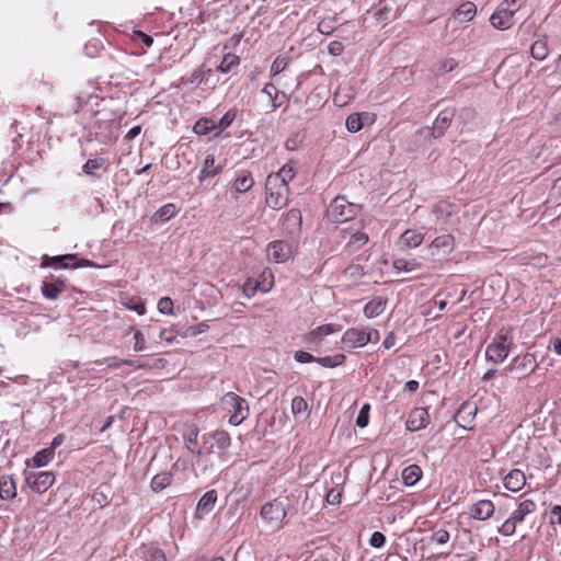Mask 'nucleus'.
Wrapping results in <instances>:
<instances>
[{
	"label": "nucleus",
	"instance_id": "1",
	"mask_svg": "<svg viewBox=\"0 0 561 561\" xmlns=\"http://www.w3.org/2000/svg\"><path fill=\"white\" fill-rule=\"evenodd\" d=\"M513 344V329H500L494 335L492 342L486 346V359L495 364L503 363L511 353Z\"/></svg>",
	"mask_w": 561,
	"mask_h": 561
},
{
	"label": "nucleus",
	"instance_id": "2",
	"mask_svg": "<svg viewBox=\"0 0 561 561\" xmlns=\"http://www.w3.org/2000/svg\"><path fill=\"white\" fill-rule=\"evenodd\" d=\"M266 205L273 209H282L288 203L289 186L283 184L278 176H267L265 182Z\"/></svg>",
	"mask_w": 561,
	"mask_h": 561
},
{
	"label": "nucleus",
	"instance_id": "3",
	"mask_svg": "<svg viewBox=\"0 0 561 561\" xmlns=\"http://www.w3.org/2000/svg\"><path fill=\"white\" fill-rule=\"evenodd\" d=\"M455 237L450 233L437 236L426 248L427 260L442 263L455 250Z\"/></svg>",
	"mask_w": 561,
	"mask_h": 561
},
{
	"label": "nucleus",
	"instance_id": "4",
	"mask_svg": "<svg viewBox=\"0 0 561 561\" xmlns=\"http://www.w3.org/2000/svg\"><path fill=\"white\" fill-rule=\"evenodd\" d=\"M358 210V205L348 202L344 196H336L331 202L327 214L331 221L345 222L352 220Z\"/></svg>",
	"mask_w": 561,
	"mask_h": 561
},
{
	"label": "nucleus",
	"instance_id": "5",
	"mask_svg": "<svg viewBox=\"0 0 561 561\" xmlns=\"http://www.w3.org/2000/svg\"><path fill=\"white\" fill-rule=\"evenodd\" d=\"M222 402L231 413L229 424L238 426L248 419L250 409L247 400L242 397L234 392H228L224 396Z\"/></svg>",
	"mask_w": 561,
	"mask_h": 561
},
{
	"label": "nucleus",
	"instance_id": "6",
	"mask_svg": "<svg viewBox=\"0 0 561 561\" xmlns=\"http://www.w3.org/2000/svg\"><path fill=\"white\" fill-rule=\"evenodd\" d=\"M362 225L354 224L340 231L342 240L346 241L344 251L348 254H353L367 244L369 237L364 232Z\"/></svg>",
	"mask_w": 561,
	"mask_h": 561
},
{
	"label": "nucleus",
	"instance_id": "7",
	"mask_svg": "<svg viewBox=\"0 0 561 561\" xmlns=\"http://www.w3.org/2000/svg\"><path fill=\"white\" fill-rule=\"evenodd\" d=\"M260 515L273 529H280L287 511L280 500L274 499L261 507Z\"/></svg>",
	"mask_w": 561,
	"mask_h": 561
},
{
	"label": "nucleus",
	"instance_id": "8",
	"mask_svg": "<svg viewBox=\"0 0 561 561\" xmlns=\"http://www.w3.org/2000/svg\"><path fill=\"white\" fill-rule=\"evenodd\" d=\"M538 367L536 355L533 353H525L515 356L511 364L505 368L507 371H515L518 380L527 378Z\"/></svg>",
	"mask_w": 561,
	"mask_h": 561
},
{
	"label": "nucleus",
	"instance_id": "9",
	"mask_svg": "<svg viewBox=\"0 0 561 561\" xmlns=\"http://www.w3.org/2000/svg\"><path fill=\"white\" fill-rule=\"evenodd\" d=\"M296 253V247L293 242L287 240H276L270 242L266 248V255L268 261L274 263H285L291 259Z\"/></svg>",
	"mask_w": 561,
	"mask_h": 561
},
{
	"label": "nucleus",
	"instance_id": "10",
	"mask_svg": "<svg viewBox=\"0 0 561 561\" xmlns=\"http://www.w3.org/2000/svg\"><path fill=\"white\" fill-rule=\"evenodd\" d=\"M24 478L30 489L38 494L45 493L55 482V474L51 471L25 470Z\"/></svg>",
	"mask_w": 561,
	"mask_h": 561
},
{
	"label": "nucleus",
	"instance_id": "11",
	"mask_svg": "<svg viewBox=\"0 0 561 561\" xmlns=\"http://www.w3.org/2000/svg\"><path fill=\"white\" fill-rule=\"evenodd\" d=\"M198 434L199 431L196 426H190L183 434L184 445L186 449L196 457L203 455H209L213 453L214 445L207 446V437L203 435V445L198 447Z\"/></svg>",
	"mask_w": 561,
	"mask_h": 561
},
{
	"label": "nucleus",
	"instance_id": "12",
	"mask_svg": "<svg viewBox=\"0 0 561 561\" xmlns=\"http://www.w3.org/2000/svg\"><path fill=\"white\" fill-rule=\"evenodd\" d=\"M103 102L96 94L80 93L77 96L76 113L81 114L84 118L91 119L96 117L101 111L99 106Z\"/></svg>",
	"mask_w": 561,
	"mask_h": 561
},
{
	"label": "nucleus",
	"instance_id": "13",
	"mask_svg": "<svg viewBox=\"0 0 561 561\" xmlns=\"http://www.w3.org/2000/svg\"><path fill=\"white\" fill-rule=\"evenodd\" d=\"M430 423V413L426 408L416 407L409 413L405 426L410 432H417L425 428Z\"/></svg>",
	"mask_w": 561,
	"mask_h": 561
},
{
	"label": "nucleus",
	"instance_id": "14",
	"mask_svg": "<svg viewBox=\"0 0 561 561\" xmlns=\"http://www.w3.org/2000/svg\"><path fill=\"white\" fill-rule=\"evenodd\" d=\"M366 329L365 328H350L342 335L343 348H360L366 346Z\"/></svg>",
	"mask_w": 561,
	"mask_h": 561
},
{
	"label": "nucleus",
	"instance_id": "15",
	"mask_svg": "<svg viewBox=\"0 0 561 561\" xmlns=\"http://www.w3.org/2000/svg\"><path fill=\"white\" fill-rule=\"evenodd\" d=\"M516 8L501 5L490 18L491 24L497 30H508L514 24Z\"/></svg>",
	"mask_w": 561,
	"mask_h": 561
},
{
	"label": "nucleus",
	"instance_id": "16",
	"mask_svg": "<svg viewBox=\"0 0 561 561\" xmlns=\"http://www.w3.org/2000/svg\"><path fill=\"white\" fill-rule=\"evenodd\" d=\"M494 512L495 505L491 500H479L469 507V516L479 522L490 519Z\"/></svg>",
	"mask_w": 561,
	"mask_h": 561
},
{
	"label": "nucleus",
	"instance_id": "17",
	"mask_svg": "<svg viewBox=\"0 0 561 561\" xmlns=\"http://www.w3.org/2000/svg\"><path fill=\"white\" fill-rule=\"evenodd\" d=\"M341 330L342 325L336 323L319 325L307 334L306 342L308 344L319 346L327 335L340 332Z\"/></svg>",
	"mask_w": 561,
	"mask_h": 561
},
{
	"label": "nucleus",
	"instance_id": "18",
	"mask_svg": "<svg viewBox=\"0 0 561 561\" xmlns=\"http://www.w3.org/2000/svg\"><path fill=\"white\" fill-rule=\"evenodd\" d=\"M66 289V280L60 277H53L51 280H45L41 286L42 295L48 300H56Z\"/></svg>",
	"mask_w": 561,
	"mask_h": 561
},
{
	"label": "nucleus",
	"instance_id": "19",
	"mask_svg": "<svg viewBox=\"0 0 561 561\" xmlns=\"http://www.w3.org/2000/svg\"><path fill=\"white\" fill-rule=\"evenodd\" d=\"M477 412L478 408L474 403L463 402L457 411L455 421L460 427L471 430Z\"/></svg>",
	"mask_w": 561,
	"mask_h": 561
},
{
	"label": "nucleus",
	"instance_id": "20",
	"mask_svg": "<svg viewBox=\"0 0 561 561\" xmlns=\"http://www.w3.org/2000/svg\"><path fill=\"white\" fill-rule=\"evenodd\" d=\"M255 181L252 172L249 170H239L236 172L231 183V191L238 194H243L252 190Z\"/></svg>",
	"mask_w": 561,
	"mask_h": 561
},
{
	"label": "nucleus",
	"instance_id": "21",
	"mask_svg": "<svg viewBox=\"0 0 561 561\" xmlns=\"http://www.w3.org/2000/svg\"><path fill=\"white\" fill-rule=\"evenodd\" d=\"M502 482L506 490L518 492L526 484V476L520 469H512L502 478Z\"/></svg>",
	"mask_w": 561,
	"mask_h": 561
},
{
	"label": "nucleus",
	"instance_id": "22",
	"mask_svg": "<svg viewBox=\"0 0 561 561\" xmlns=\"http://www.w3.org/2000/svg\"><path fill=\"white\" fill-rule=\"evenodd\" d=\"M221 172H222V167L219 164H216L215 156L207 154L197 178H198V181L202 183L209 178H214V176L220 174Z\"/></svg>",
	"mask_w": 561,
	"mask_h": 561
},
{
	"label": "nucleus",
	"instance_id": "23",
	"mask_svg": "<svg viewBox=\"0 0 561 561\" xmlns=\"http://www.w3.org/2000/svg\"><path fill=\"white\" fill-rule=\"evenodd\" d=\"M207 437V446L213 444L217 448L225 450L231 445V437L228 432L224 430H217L211 434H205Z\"/></svg>",
	"mask_w": 561,
	"mask_h": 561
},
{
	"label": "nucleus",
	"instance_id": "24",
	"mask_svg": "<svg viewBox=\"0 0 561 561\" xmlns=\"http://www.w3.org/2000/svg\"><path fill=\"white\" fill-rule=\"evenodd\" d=\"M55 457V451H51V448H43L37 451L32 458L26 459L25 463L28 468L31 467H45L47 466Z\"/></svg>",
	"mask_w": 561,
	"mask_h": 561
},
{
	"label": "nucleus",
	"instance_id": "25",
	"mask_svg": "<svg viewBox=\"0 0 561 561\" xmlns=\"http://www.w3.org/2000/svg\"><path fill=\"white\" fill-rule=\"evenodd\" d=\"M424 234L416 229H407L400 237V244L404 248L414 249L422 244Z\"/></svg>",
	"mask_w": 561,
	"mask_h": 561
},
{
	"label": "nucleus",
	"instance_id": "26",
	"mask_svg": "<svg viewBox=\"0 0 561 561\" xmlns=\"http://www.w3.org/2000/svg\"><path fill=\"white\" fill-rule=\"evenodd\" d=\"M537 505L536 503L530 499H525L519 502L517 507L513 511L511 516L513 519L517 520L518 523H523L527 515L533 514L536 512Z\"/></svg>",
	"mask_w": 561,
	"mask_h": 561
},
{
	"label": "nucleus",
	"instance_id": "27",
	"mask_svg": "<svg viewBox=\"0 0 561 561\" xmlns=\"http://www.w3.org/2000/svg\"><path fill=\"white\" fill-rule=\"evenodd\" d=\"M240 65V57L230 51L224 53L220 62L216 66L217 71L221 73H229L237 69Z\"/></svg>",
	"mask_w": 561,
	"mask_h": 561
},
{
	"label": "nucleus",
	"instance_id": "28",
	"mask_svg": "<svg viewBox=\"0 0 561 561\" xmlns=\"http://www.w3.org/2000/svg\"><path fill=\"white\" fill-rule=\"evenodd\" d=\"M78 259L77 254H65L49 257L43 256L42 266H54L56 268H68L69 262H73Z\"/></svg>",
	"mask_w": 561,
	"mask_h": 561
},
{
	"label": "nucleus",
	"instance_id": "29",
	"mask_svg": "<svg viewBox=\"0 0 561 561\" xmlns=\"http://www.w3.org/2000/svg\"><path fill=\"white\" fill-rule=\"evenodd\" d=\"M477 14V7L471 1H466L460 4L454 12V18L460 23L469 22L473 20Z\"/></svg>",
	"mask_w": 561,
	"mask_h": 561
},
{
	"label": "nucleus",
	"instance_id": "30",
	"mask_svg": "<svg viewBox=\"0 0 561 561\" xmlns=\"http://www.w3.org/2000/svg\"><path fill=\"white\" fill-rule=\"evenodd\" d=\"M16 496V484L12 477H0V499L4 501L13 500Z\"/></svg>",
	"mask_w": 561,
	"mask_h": 561
},
{
	"label": "nucleus",
	"instance_id": "31",
	"mask_svg": "<svg viewBox=\"0 0 561 561\" xmlns=\"http://www.w3.org/2000/svg\"><path fill=\"white\" fill-rule=\"evenodd\" d=\"M387 306V299L382 297H377L370 301H368L364 307V316L368 319L376 318L380 316Z\"/></svg>",
	"mask_w": 561,
	"mask_h": 561
},
{
	"label": "nucleus",
	"instance_id": "32",
	"mask_svg": "<svg viewBox=\"0 0 561 561\" xmlns=\"http://www.w3.org/2000/svg\"><path fill=\"white\" fill-rule=\"evenodd\" d=\"M422 469L417 465H410L402 470L401 478L407 486L415 485L422 478Z\"/></svg>",
	"mask_w": 561,
	"mask_h": 561
},
{
	"label": "nucleus",
	"instance_id": "33",
	"mask_svg": "<svg viewBox=\"0 0 561 561\" xmlns=\"http://www.w3.org/2000/svg\"><path fill=\"white\" fill-rule=\"evenodd\" d=\"M218 494L216 490L207 491L197 503V512L201 514H208L215 507Z\"/></svg>",
	"mask_w": 561,
	"mask_h": 561
},
{
	"label": "nucleus",
	"instance_id": "34",
	"mask_svg": "<svg viewBox=\"0 0 561 561\" xmlns=\"http://www.w3.org/2000/svg\"><path fill=\"white\" fill-rule=\"evenodd\" d=\"M550 53L548 41L546 37L536 39L530 46V55L534 59L542 61Z\"/></svg>",
	"mask_w": 561,
	"mask_h": 561
},
{
	"label": "nucleus",
	"instance_id": "35",
	"mask_svg": "<svg viewBox=\"0 0 561 561\" xmlns=\"http://www.w3.org/2000/svg\"><path fill=\"white\" fill-rule=\"evenodd\" d=\"M209 71L210 69L206 70L205 67L202 66L194 70L190 76L182 77L180 85L197 88L204 81L206 73Z\"/></svg>",
	"mask_w": 561,
	"mask_h": 561
},
{
	"label": "nucleus",
	"instance_id": "36",
	"mask_svg": "<svg viewBox=\"0 0 561 561\" xmlns=\"http://www.w3.org/2000/svg\"><path fill=\"white\" fill-rule=\"evenodd\" d=\"M519 263L542 268L549 265V256L546 253L528 254L520 257Z\"/></svg>",
	"mask_w": 561,
	"mask_h": 561
},
{
	"label": "nucleus",
	"instance_id": "37",
	"mask_svg": "<svg viewBox=\"0 0 561 561\" xmlns=\"http://www.w3.org/2000/svg\"><path fill=\"white\" fill-rule=\"evenodd\" d=\"M173 476L171 472L163 471L157 473L150 482L152 491L160 492L172 483Z\"/></svg>",
	"mask_w": 561,
	"mask_h": 561
},
{
	"label": "nucleus",
	"instance_id": "38",
	"mask_svg": "<svg viewBox=\"0 0 561 561\" xmlns=\"http://www.w3.org/2000/svg\"><path fill=\"white\" fill-rule=\"evenodd\" d=\"M453 119V113L449 111H443L438 114L434 122L433 133L436 136H442L444 130L450 125Z\"/></svg>",
	"mask_w": 561,
	"mask_h": 561
},
{
	"label": "nucleus",
	"instance_id": "39",
	"mask_svg": "<svg viewBox=\"0 0 561 561\" xmlns=\"http://www.w3.org/2000/svg\"><path fill=\"white\" fill-rule=\"evenodd\" d=\"M260 291L268 293L274 286V275L270 268H264L255 280Z\"/></svg>",
	"mask_w": 561,
	"mask_h": 561
},
{
	"label": "nucleus",
	"instance_id": "40",
	"mask_svg": "<svg viewBox=\"0 0 561 561\" xmlns=\"http://www.w3.org/2000/svg\"><path fill=\"white\" fill-rule=\"evenodd\" d=\"M122 305L129 310L137 312L139 316L146 313V306L141 298H135L127 295L121 297Z\"/></svg>",
	"mask_w": 561,
	"mask_h": 561
},
{
	"label": "nucleus",
	"instance_id": "41",
	"mask_svg": "<svg viewBox=\"0 0 561 561\" xmlns=\"http://www.w3.org/2000/svg\"><path fill=\"white\" fill-rule=\"evenodd\" d=\"M144 561H168L165 553L158 546L149 545L142 548Z\"/></svg>",
	"mask_w": 561,
	"mask_h": 561
},
{
	"label": "nucleus",
	"instance_id": "42",
	"mask_svg": "<svg viewBox=\"0 0 561 561\" xmlns=\"http://www.w3.org/2000/svg\"><path fill=\"white\" fill-rule=\"evenodd\" d=\"M216 130L215 121L208 117L199 118L193 126V131L198 136H206Z\"/></svg>",
	"mask_w": 561,
	"mask_h": 561
},
{
	"label": "nucleus",
	"instance_id": "43",
	"mask_svg": "<svg viewBox=\"0 0 561 561\" xmlns=\"http://www.w3.org/2000/svg\"><path fill=\"white\" fill-rule=\"evenodd\" d=\"M346 356L342 353L332 356L317 357V363L325 368H334L345 363Z\"/></svg>",
	"mask_w": 561,
	"mask_h": 561
},
{
	"label": "nucleus",
	"instance_id": "44",
	"mask_svg": "<svg viewBox=\"0 0 561 561\" xmlns=\"http://www.w3.org/2000/svg\"><path fill=\"white\" fill-rule=\"evenodd\" d=\"M106 164V160L104 158H93L89 159L82 167V171L87 175H94L96 171L103 169Z\"/></svg>",
	"mask_w": 561,
	"mask_h": 561
},
{
	"label": "nucleus",
	"instance_id": "45",
	"mask_svg": "<svg viewBox=\"0 0 561 561\" xmlns=\"http://www.w3.org/2000/svg\"><path fill=\"white\" fill-rule=\"evenodd\" d=\"M295 168L291 162L284 164L280 170L276 173H271L267 176H278L279 180H283V184H287L295 178Z\"/></svg>",
	"mask_w": 561,
	"mask_h": 561
},
{
	"label": "nucleus",
	"instance_id": "46",
	"mask_svg": "<svg viewBox=\"0 0 561 561\" xmlns=\"http://www.w3.org/2000/svg\"><path fill=\"white\" fill-rule=\"evenodd\" d=\"M290 58L288 56H277L273 61L270 69V77H275L283 72L289 65Z\"/></svg>",
	"mask_w": 561,
	"mask_h": 561
},
{
	"label": "nucleus",
	"instance_id": "47",
	"mask_svg": "<svg viewBox=\"0 0 561 561\" xmlns=\"http://www.w3.org/2000/svg\"><path fill=\"white\" fill-rule=\"evenodd\" d=\"M237 117V108H230L228 110L224 116L218 121L215 122V128L216 130H225L227 129L236 119Z\"/></svg>",
	"mask_w": 561,
	"mask_h": 561
},
{
	"label": "nucleus",
	"instance_id": "48",
	"mask_svg": "<svg viewBox=\"0 0 561 561\" xmlns=\"http://www.w3.org/2000/svg\"><path fill=\"white\" fill-rule=\"evenodd\" d=\"M131 41L140 45L142 48H149L153 44V38L142 31L134 30L131 34Z\"/></svg>",
	"mask_w": 561,
	"mask_h": 561
},
{
	"label": "nucleus",
	"instance_id": "49",
	"mask_svg": "<svg viewBox=\"0 0 561 561\" xmlns=\"http://www.w3.org/2000/svg\"><path fill=\"white\" fill-rule=\"evenodd\" d=\"M517 524H519L517 520L513 519L512 516H510L507 519L504 520V523L497 528V533L505 537H511L515 534Z\"/></svg>",
	"mask_w": 561,
	"mask_h": 561
},
{
	"label": "nucleus",
	"instance_id": "50",
	"mask_svg": "<svg viewBox=\"0 0 561 561\" xmlns=\"http://www.w3.org/2000/svg\"><path fill=\"white\" fill-rule=\"evenodd\" d=\"M346 129L351 133H357L363 128L362 116L358 113H353L347 116L345 122Z\"/></svg>",
	"mask_w": 561,
	"mask_h": 561
},
{
	"label": "nucleus",
	"instance_id": "51",
	"mask_svg": "<svg viewBox=\"0 0 561 561\" xmlns=\"http://www.w3.org/2000/svg\"><path fill=\"white\" fill-rule=\"evenodd\" d=\"M130 331H133L134 333V351L135 352H142L145 350H147V340L144 335V333L138 330V329H134V328H130Z\"/></svg>",
	"mask_w": 561,
	"mask_h": 561
},
{
	"label": "nucleus",
	"instance_id": "52",
	"mask_svg": "<svg viewBox=\"0 0 561 561\" xmlns=\"http://www.w3.org/2000/svg\"><path fill=\"white\" fill-rule=\"evenodd\" d=\"M449 538V533L443 528L434 530L431 535V541L439 546L447 543Z\"/></svg>",
	"mask_w": 561,
	"mask_h": 561
},
{
	"label": "nucleus",
	"instance_id": "53",
	"mask_svg": "<svg viewBox=\"0 0 561 561\" xmlns=\"http://www.w3.org/2000/svg\"><path fill=\"white\" fill-rule=\"evenodd\" d=\"M417 264L414 261H407L405 259H397L393 261V267L399 272H411L416 268Z\"/></svg>",
	"mask_w": 561,
	"mask_h": 561
},
{
	"label": "nucleus",
	"instance_id": "54",
	"mask_svg": "<svg viewBox=\"0 0 561 561\" xmlns=\"http://www.w3.org/2000/svg\"><path fill=\"white\" fill-rule=\"evenodd\" d=\"M369 410H370V407L368 403L364 404L362 407V409L359 410V413L357 415V419H356V425L358 427H366L368 425V422H369Z\"/></svg>",
	"mask_w": 561,
	"mask_h": 561
},
{
	"label": "nucleus",
	"instance_id": "55",
	"mask_svg": "<svg viewBox=\"0 0 561 561\" xmlns=\"http://www.w3.org/2000/svg\"><path fill=\"white\" fill-rule=\"evenodd\" d=\"M158 310L163 314H173V300L170 297H162L158 301Z\"/></svg>",
	"mask_w": 561,
	"mask_h": 561
},
{
	"label": "nucleus",
	"instance_id": "56",
	"mask_svg": "<svg viewBox=\"0 0 561 561\" xmlns=\"http://www.w3.org/2000/svg\"><path fill=\"white\" fill-rule=\"evenodd\" d=\"M307 409V401L302 397L297 396L291 400V411L294 414L306 412Z\"/></svg>",
	"mask_w": 561,
	"mask_h": 561
},
{
	"label": "nucleus",
	"instance_id": "57",
	"mask_svg": "<svg viewBox=\"0 0 561 561\" xmlns=\"http://www.w3.org/2000/svg\"><path fill=\"white\" fill-rule=\"evenodd\" d=\"M96 365H106L108 368L116 369L123 366L122 359L116 356L104 357L94 362Z\"/></svg>",
	"mask_w": 561,
	"mask_h": 561
},
{
	"label": "nucleus",
	"instance_id": "58",
	"mask_svg": "<svg viewBox=\"0 0 561 561\" xmlns=\"http://www.w3.org/2000/svg\"><path fill=\"white\" fill-rule=\"evenodd\" d=\"M175 215V206L173 204H167L157 211V216L161 220H169Z\"/></svg>",
	"mask_w": 561,
	"mask_h": 561
},
{
	"label": "nucleus",
	"instance_id": "59",
	"mask_svg": "<svg viewBox=\"0 0 561 561\" xmlns=\"http://www.w3.org/2000/svg\"><path fill=\"white\" fill-rule=\"evenodd\" d=\"M287 103V95L285 92L277 90L274 96L271 100V107L273 110H277Z\"/></svg>",
	"mask_w": 561,
	"mask_h": 561
},
{
	"label": "nucleus",
	"instance_id": "60",
	"mask_svg": "<svg viewBox=\"0 0 561 561\" xmlns=\"http://www.w3.org/2000/svg\"><path fill=\"white\" fill-rule=\"evenodd\" d=\"M256 291H260L259 287H256L255 280L252 278H248L242 286V293L248 298H251L255 295Z\"/></svg>",
	"mask_w": 561,
	"mask_h": 561
},
{
	"label": "nucleus",
	"instance_id": "61",
	"mask_svg": "<svg viewBox=\"0 0 561 561\" xmlns=\"http://www.w3.org/2000/svg\"><path fill=\"white\" fill-rule=\"evenodd\" d=\"M159 337L161 341L168 344L173 343L176 339V333H174V325L162 329L159 333Z\"/></svg>",
	"mask_w": 561,
	"mask_h": 561
},
{
	"label": "nucleus",
	"instance_id": "62",
	"mask_svg": "<svg viewBox=\"0 0 561 561\" xmlns=\"http://www.w3.org/2000/svg\"><path fill=\"white\" fill-rule=\"evenodd\" d=\"M334 28V23L331 19H323L318 23V31L321 34L330 35Z\"/></svg>",
	"mask_w": 561,
	"mask_h": 561
},
{
	"label": "nucleus",
	"instance_id": "63",
	"mask_svg": "<svg viewBox=\"0 0 561 561\" xmlns=\"http://www.w3.org/2000/svg\"><path fill=\"white\" fill-rule=\"evenodd\" d=\"M386 543V537L380 531H374L369 539V545L374 548H381Z\"/></svg>",
	"mask_w": 561,
	"mask_h": 561
},
{
	"label": "nucleus",
	"instance_id": "64",
	"mask_svg": "<svg viewBox=\"0 0 561 561\" xmlns=\"http://www.w3.org/2000/svg\"><path fill=\"white\" fill-rule=\"evenodd\" d=\"M549 519L552 525H561V505L552 506Z\"/></svg>",
	"mask_w": 561,
	"mask_h": 561
}]
</instances>
